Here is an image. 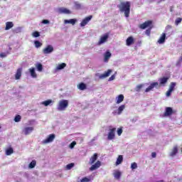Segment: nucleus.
Instances as JSON below:
<instances>
[{
  "label": "nucleus",
  "instance_id": "nucleus-1",
  "mask_svg": "<svg viewBox=\"0 0 182 182\" xmlns=\"http://www.w3.org/2000/svg\"><path fill=\"white\" fill-rule=\"evenodd\" d=\"M130 1H122L118 8L119 12L124 14L125 18H129L130 16Z\"/></svg>",
  "mask_w": 182,
  "mask_h": 182
},
{
  "label": "nucleus",
  "instance_id": "nucleus-2",
  "mask_svg": "<svg viewBox=\"0 0 182 182\" xmlns=\"http://www.w3.org/2000/svg\"><path fill=\"white\" fill-rule=\"evenodd\" d=\"M97 160V154L95 153L90 159L89 164H90L91 166V167L90 168V171H95V170H97V168H100V167L102 166V162L100 161Z\"/></svg>",
  "mask_w": 182,
  "mask_h": 182
},
{
  "label": "nucleus",
  "instance_id": "nucleus-3",
  "mask_svg": "<svg viewBox=\"0 0 182 182\" xmlns=\"http://www.w3.org/2000/svg\"><path fill=\"white\" fill-rule=\"evenodd\" d=\"M139 28L140 29H146V28H148V29L146 30L145 33L147 35V36H150V33H151V29L154 28V26H153V21L151 20H148L140 24Z\"/></svg>",
  "mask_w": 182,
  "mask_h": 182
},
{
  "label": "nucleus",
  "instance_id": "nucleus-4",
  "mask_svg": "<svg viewBox=\"0 0 182 182\" xmlns=\"http://www.w3.org/2000/svg\"><path fill=\"white\" fill-rule=\"evenodd\" d=\"M69 106V101L68 100H62L59 102L58 106V110H66V108Z\"/></svg>",
  "mask_w": 182,
  "mask_h": 182
},
{
  "label": "nucleus",
  "instance_id": "nucleus-5",
  "mask_svg": "<svg viewBox=\"0 0 182 182\" xmlns=\"http://www.w3.org/2000/svg\"><path fill=\"white\" fill-rule=\"evenodd\" d=\"M55 137H56V135H55L54 134H50V135H48V136L46 139L43 141V143L44 144H48V143H52V141L55 140Z\"/></svg>",
  "mask_w": 182,
  "mask_h": 182
},
{
  "label": "nucleus",
  "instance_id": "nucleus-6",
  "mask_svg": "<svg viewBox=\"0 0 182 182\" xmlns=\"http://www.w3.org/2000/svg\"><path fill=\"white\" fill-rule=\"evenodd\" d=\"M108 39H109V33L104 34L100 37V39L98 41L97 45H103V43H105V42H107Z\"/></svg>",
  "mask_w": 182,
  "mask_h": 182
},
{
  "label": "nucleus",
  "instance_id": "nucleus-7",
  "mask_svg": "<svg viewBox=\"0 0 182 182\" xmlns=\"http://www.w3.org/2000/svg\"><path fill=\"white\" fill-rule=\"evenodd\" d=\"M53 52V46L52 45H48L43 50V53L44 55H49V53H52Z\"/></svg>",
  "mask_w": 182,
  "mask_h": 182
},
{
  "label": "nucleus",
  "instance_id": "nucleus-8",
  "mask_svg": "<svg viewBox=\"0 0 182 182\" xmlns=\"http://www.w3.org/2000/svg\"><path fill=\"white\" fill-rule=\"evenodd\" d=\"M92 18H93V16H88L85 17L80 23V26H86V24L89 23V22L92 21Z\"/></svg>",
  "mask_w": 182,
  "mask_h": 182
},
{
  "label": "nucleus",
  "instance_id": "nucleus-9",
  "mask_svg": "<svg viewBox=\"0 0 182 182\" xmlns=\"http://www.w3.org/2000/svg\"><path fill=\"white\" fill-rule=\"evenodd\" d=\"M116 132V128H112L111 129H109V132L108 133V136H107V139L108 140H113V139H114L115 137V133Z\"/></svg>",
  "mask_w": 182,
  "mask_h": 182
},
{
  "label": "nucleus",
  "instance_id": "nucleus-10",
  "mask_svg": "<svg viewBox=\"0 0 182 182\" xmlns=\"http://www.w3.org/2000/svg\"><path fill=\"white\" fill-rule=\"evenodd\" d=\"M158 85H159L158 82H152L147 88H146L145 92L147 93L150 92V90H153L154 87H157Z\"/></svg>",
  "mask_w": 182,
  "mask_h": 182
},
{
  "label": "nucleus",
  "instance_id": "nucleus-11",
  "mask_svg": "<svg viewBox=\"0 0 182 182\" xmlns=\"http://www.w3.org/2000/svg\"><path fill=\"white\" fill-rule=\"evenodd\" d=\"M110 73H112V70H107V72L99 76V79H106V77H109V76H110Z\"/></svg>",
  "mask_w": 182,
  "mask_h": 182
},
{
  "label": "nucleus",
  "instance_id": "nucleus-12",
  "mask_svg": "<svg viewBox=\"0 0 182 182\" xmlns=\"http://www.w3.org/2000/svg\"><path fill=\"white\" fill-rule=\"evenodd\" d=\"M173 108H171L170 107H167L166 108L164 116H165V117L171 116V114H173Z\"/></svg>",
  "mask_w": 182,
  "mask_h": 182
},
{
  "label": "nucleus",
  "instance_id": "nucleus-13",
  "mask_svg": "<svg viewBox=\"0 0 182 182\" xmlns=\"http://www.w3.org/2000/svg\"><path fill=\"white\" fill-rule=\"evenodd\" d=\"M22 77V68H18L15 74L16 80H19Z\"/></svg>",
  "mask_w": 182,
  "mask_h": 182
},
{
  "label": "nucleus",
  "instance_id": "nucleus-14",
  "mask_svg": "<svg viewBox=\"0 0 182 182\" xmlns=\"http://www.w3.org/2000/svg\"><path fill=\"white\" fill-rule=\"evenodd\" d=\"M134 43V38L133 36H129L126 40V45L127 46H130Z\"/></svg>",
  "mask_w": 182,
  "mask_h": 182
},
{
  "label": "nucleus",
  "instance_id": "nucleus-15",
  "mask_svg": "<svg viewBox=\"0 0 182 182\" xmlns=\"http://www.w3.org/2000/svg\"><path fill=\"white\" fill-rule=\"evenodd\" d=\"M178 153V146H174L169 156L171 157H174V156H176V154H177Z\"/></svg>",
  "mask_w": 182,
  "mask_h": 182
},
{
  "label": "nucleus",
  "instance_id": "nucleus-16",
  "mask_svg": "<svg viewBox=\"0 0 182 182\" xmlns=\"http://www.w3.org/2000/svg\"><path fill=\"white\" fill-rule=\"evenodd\" d=\"M33 130V127H27L23 129L24 134H26V136H28V134H31V133H32Z\"/></svg>",
  "mask_w": 182,
  "mask_h": 182
},
{
  "label": "nucleus",
  "instance_id": "nucleus-17",
  "mask_svg": "<svg viewBox=\"0 0 182 182\" xmlns=\"http://www.w3.org/2000/svg\"><path fill=\"white\" fill-rule=\"evenodd\" d=\"M110 58H112V53L107 51L104 55V61L109 62V59H110Z\"/></svg>",
  "mask_w": 182,
  "mask_h": 182
},
{
  "label": "nucleus",
  "instance_id": "nucleus-18",
  "mask_svg": "<svg viewBox=\"0 0 182 182\" xmlns=\"http://www.w3.org/2000/svg\"><path fill=\"white\" fill-rule=\"evenodd\" d=\"M165 42H166V33H163L161 37L159 38V39L158 40V43L162 44V43H164Z\"/></svg>",
  "mask_w": 182,
  "mask_h": 182
},
{
  "label": "nucleus",
  "instance_id": "nucleus-19",
  "mask_svg": "<svg viewBox=\"0 0 182 182\" xmlns=\"http://www.w3.org/2000/svg\"><path fill=\"white\" fill-rule=\"evenodd\" d=\"M168 81V77H163L159 79V85H164L166 84V82Z\"/></svg>",
  "mask_w": 182,
  "mask_h": 182
},
{
  "label": "nucleus",
  "instance_id": "nucleus-20",
  "mask_svg": "<svg viewBox=\"0 0 182 182\" xmlns=\"http://www.w3.org/2000/svg\"><path fill=\"white\" fill-rule=\"evenodd\" d=\"M77 89H79V90H86V89H87V85H86V84L84 82H80L77 85Z\"/></svg>",
  "mask_w": 182,
  "mask_h": 182
},
{
  "label": "nucleus",
  "instance_id": "nucleus-21",
  "mask_svg": "<svg viewBox=\"0 0 182 182\" xmlns=\"http://www.w3.org/2000/svg\"><path fill=\"white\" fill-rule=\"evenodd\" d=\"M58 12L60 14H70V10L66 9V8H60L58 9Z\"/></svg>",
  "mask_w": 182,
  "mask_h": 182
},
{
  "label": "nucleus",
  "instance_id": "nucleus-22",
  "mask_svg": "<svg viewBox=\"0 0 182 182\" xmlns=\"http://www.w3.org/2000/svg\"><path fill=\"white\" fill-rule=\"evenodd\" d=\"M11 28H14V23L12 21H9L6 23V31H9Z\"/></svg>",
  "mask_w": 182,
  "mask_h": 182
},
{
  "label": "nucleus",
  "instance_id": "nucleus-23",
  "mask_svg": "<svg viewBox=\"0 0 182 182\" xmlns=\"http://www.w3.org/2000/svg\"><path fill=\"white\" fill-rule=\"evenodd\" d=\"M123 100H124V95H118V97H117V102H116L117 105H119V103H122Z\"/></svg>",
  "mask_w": 182,
  "mask_h": 182
},
{
  "label": "nucleus",
  "instance_id": "nucleus-24",
  "mask_svg": "<svg viewBox=\"0 0 182 182\" xmlns=\"http://www.w3.org/2000/svg\"><path fill=\"white\" fill-rule=\"evenodd\" d=\"M123 163V155H119L117 159L116 166H119V164H122Z\"/></svg>",
  "mask_w": 182,
  "mask_h": 182
},
{
  "label": "nucleus",
  "instance_id": "nucleus-25",
  "mask_svg": "<svg viewBox=\"0 0 182 182\" xmlns=\"http://www.w3.org/2000/svg\"><path fill=\"white\" fill-rule=\"evenodd\" d=\"M29 72L31 73V77L36 78L38 77V75H36V73L35 72V68H30Z\"/></svg>",
  "mask_w": 182,
  "mask_h": 182
},
{
  "label": "nucleus",
  "instance_id": "nucleus-26",
  "mask_svg": "<svg viewBox=\"0 0 182 182\" xmlns=\"http://www.w3.org/2000/svg\"><path fill=\"white\" fill-rule=\"evenodd\" d=\"M65 68H66V63H63L58 65L56 67V70H62V69H65Z\"/></svg>",
  "mask_w": 182,
  "mask_h": 182
},
{
  "label": "nucleus",
  "instance_id": "nucleus-27",
  "mask_svg": "<svg viewBox=\"0 0 182 182\" xmlns=\"http://www.w3.org/2000/svg\"><path fill=\"white\" fill-rule=\"evenodd\" d=\"M77 20L75 18H71L70 20H65L64 23H70L71 25H75L76 23Z\"/></svg>",
  "mask_w": 182,
  "mask_h": 182
},
{
  "label": "nucleus",
  "instance_id": "nucleus-28",
  "mask_svg": "<svg viewBox=\"0 0 182 182\" xmlns=\"http://www.w3.org/2000/svg\"><path fill=\"white\" fill-rule=\"evenodd\" d=\"M114 176L115 178H117V180H120V177L122 176V172L119 171H115L114 173Z\"/></svg>",
  "mask_w": 182,
  "mask_h": 182
},
{
  "label": "nucleus",
  "instance_id": "nucleus-29",
  "mask_svg": "<svg viewBox=\"0 0 182 182\" xmlns=\"http://www.w3.org/2000/svg\"><path fill=\"white\" fill-rule=\"evenodd\" d=\"M125 105H122L121 106L119 107L118 108V112L117 114H122V112H123L124 110V108H125Z\"/></svg>",
  "mask_w": 182,
  "mask_h": 182
},
{
  "label": "nucleus",
  "instance_id": "nucleus-30",
  "mask_svg": "<svg viewBox=\"0 0 182 182\" xmlns=\"http://www.w3.org/2000/svg\"><path fill=\"white\" fill-rule=\"evenodd\" d=\"M14 153V149L12 148H9L6 151V156H11Z\"/></svg>",
  "mask_w": 182,
  "mask_h": 182
},
{
  "label": "nucleus",
  "instance_id": "nucleus-31",
  "mask_svg": "<svg viewBox=\"0 0 182 182\" xmlns=\"http://www.w3.org/2000/svg\"><path fill=\"white\" fill-rule=\"evenodd\" d=\"M35 166H36V161L33 160L28 165L29 168H34Z\"/></svg>",
  "mask_w": 182,
  "mask_h": 182
},
{
  "label": "nucleus",
  "instance_id": "nucleus-32",
  "mask_svg": "<svg viewBox=\"0 0 182 182\" xmlns=\"http://www.w3.org/2000/svg\"><path fill=\"white\" fill-rule=\"evenodd\" d=\"M176 82H171L168 90L173 92L174 90V87H176Z\"/></svg>",
  "mask_w": 182,
  "mask_h": 182
},
{
  "label": "nucleus",
  "instance_id": "nucleus-33",
  "mask_svg": "<svg viewBox=\"0 0 182 182\" xmlns=\"http://www.w3.org/2000/svg\"><path fill=\"white\" fill-rule=\"evenodd\" d=\"M52 103V100H46L42 102V105H45L46 107H48Z\"/></svg>",
  "mask_w": 182,
  "mask_h": 182
},
{
  "label": "nucleus",
  "instance_id": "nucleus-34",
  "mask_svg": "<svg viewBox=\"0 0 182 182\" xmlns=\"http://www.w3.org/2000/svg\"><path fill=\"white\" fill-rule=\"evenodd\" d=\"M143 86H144V85H143V84L136 85V87L135 88L136 92H140V90H141V89L143 88Z\"/></svg>",
  "mask_w": 182,
  "mask_h": 182
},
{
  "label": "nucleus",
  "instance_id": "nucleus-35",
  "mask_svg": "<svg viewBox=\"0 0 182 182\" xmlns=\"http://www.w3.org/2000/svg\"><path fill=\"white\" fill-rule=\"evenodd\" d=\"M34 45L36 48H41V46H42V43L39 41H34Z\"/></svg>",
  "mask_w": 182,
  "mask_h": 182
},
{
  "label": "nucleus",
  "instance_id": "nucleus-36",
  "mask_svg": "<svg viewBox=\"0 0 182 182\" xmlns=\"http://www.w3.org/2000/svg\"><path fill=\"white\" fill-rule=\"evenodd\" d=\"M73 167H75V164H74V163L68 164L66 166L67 170H71Z\"/></svg>",
  "mask_w": 182,
  "mask_h": 182
},
{
  "label": "nucleus",
  "instance_id": "nucleus-37",
  "mask_svg": "<svg viewBox=\"0 0 182 182\" xmlns=\"http://www.w3.org/2000/svg\"><path fill=\"white\" fill-rule=\"evenodd\" d=\"M37 70H38V72H42V70H43V67L42 66V64L38 63L37 65Z\"/></svg>",
  "mask_w": 182,
  "mask_h": 182
},
{
  "label": "nucleus",
  "instance_id": "nucleus-38",
  "mask_svg": "<svg viewBox=\"0 0 182 182\" xmlns=\"http://www.w3.org/2000/svg\"><path fill=\"white\" fill-rule=\"evenodd\" d=\"M21 119H22V117H21V115H16L14 118V122H16V123L19 122V121L21 120Z\"/></svg>",
  "mask_w": 182,
  "mask_h": 182
},
{
  "label": "nucleus",
  "instance_id": "nucleus-39",
  "mask_svg": "<svg viewBox=\"0 0 182 182\" xmlns=\"http://www.w3.org/2000/svg\"><path fill=\"white\" fill-rule=\"evenodd\" d=\"M33 36L34 38H39V36H41V33L39 32H38V31H34L33 33Z\"/></svg>",
  "mask_w": 182,
  "mask_h": 182
},
{
  "label": "nucleus",
  "instance_id": "nucleus-40",
  "mask_svg": "<svg viewBox=\"0 0 182 182\" xmlns=\"http://www.w3.org/2000/svg\"><path fill=\"white\" fill-rule=\"evenodd\" d=\"M131 168L132 170H135V168H137V164L136 162H134L131 164Z\"/></svg>",
  "mask_w": 182,
  "mask_h": 182
},
{
  "label": "nucleus",
  "instance_id": "nucleus-41",
  "mask_svg": "<svg viewBox=\"0 0 182 182\" xmlns=\"http://www.w3.org/2000/svg\"><path fill=\"white\" fill-rule=\"evenodd\" d=\"M90 181V178L87 177H84L80 180V182H89Z\"/></svg>",
  "mask_w": 182,
  "mask_h": 182
},
{
  "label": "nucleus",
  "instance_id": "nucleus-42",
  "mask_svg": "<svg viewBox=\"0 0 182 182\" xmlns=\"http://www.w3.org/2000/svg\"><path fill=\"white\" fill-rule=\"evenodd\" d=\"M118 136H122V133H123V129L122 128H119L117 131Z\"/></svg>",
  "mask_w": 182,
  "mask_h": 182
},
{
  "label": "nucleus",
  "instance_id": "nucleus-43",
  "mask_svg": "<svg viewBox=\"0 0 182 182\" xmlns=\"http://www.w3.org/2000/svg\"><path fill=\"white\" fill-rule=\"evenodd\" d=\"M181 21H182L181 18H177L175 21L176 25H178V23H181Z\"/></svg>",
  "mask_w": 182,
  "mask_h": 182
},
{
  "label": "nucleus",
  "instance_id": "nucleus-44",
  "mask_svg": "<svg viewBox=\"0 0 182 182\" xmlns=\"http://www.w3.org/2000/svg\"><path fill=\"white\" fill-rule=\"evenodd\" d=\"M76 146V141H73L70 144V146H69V147H70V149H73L75 146Z\"/></svg>",
  "mask_w": 182,
  "mask_h": 182
},
{
  "label": "nucleus",
  "instance_id": "nucleus-45",
  "mask_svg": "<svg viewBox=\"0 0 182 182\" xmlns=\"http://www.w3.org/2000/svg\"><path fill=\"white\" fill-rule=\"evenodd\" d=\"M173 92V91L168 90L167 92H166V96L167 97H169V96H171V93Z\"/></svg>",
  "mask_w": 182,
  "mask_h": 182
},
{
  "label": "nucleus",
  "instance_id": "nucleus-46",
  "mask_svg": "<svg viewBox=\"0 0 182 182\" xmlns=\"http://www.w3.org/2000/svg\"><path fill=\"white\" fill-rule=\"evenodd\" d=\"M42 23H43L44 25H46L49 23V20L44 19L42 21Z\"/></svg>",
  "mask_w": 182,
  "mask_h": 182
},
{
  "label": "nucleus",
  "instance_id": "nucleus-47",
  "mask_svg": "<svg viewBox=\"0 0 182 182\" xmlns=\"http://www.w3.org/2000/svg\"><path fill=\"white\" fill-rule=\"evenodd\" d=\"M156 156H157V154H156V152H152L151 153V157L153 159H156Z\"/></svg>",
  "mask_w": 182,
  "mask_h": 182
},
{
  "label": "nucleus",
  "instance_id": "nucleus-48",
  "mask_svg": "<svg viewBox=\"0 0 182 182\" xmlns=\"http://www.w3.org/2000/svg\"><path fill=\"white\" fill-rule=\"evenodd\" d=\"M1 58H6V54L5 53H1L0 54Z\"/></svg>",
  "mask_w": 182,
  "mask_h": 182
},
{
  "label": "nucleus",
  "instance_id": "nucleus-49",
  "mask_svg": "<svg viewBox=\"0 0 182 182\" xmlns=\"http://www.w3.org/2000/svg\"><path fill=\"white\" fill-rule=\"evenodd\" d=\"M115 77H115L114 75H112V76L109 78V82L112 81V80H114Z\"/></svg>",
  "mask_w": 182,
  "mask_h": 182
},
{
  "label": "nucleus",
  "instance_id": "nucleus-50",
  "mask_svg": "<svg viewBox=\"0 0 182 182\" xmlns=\"http://www.w3.org/2000/svg\"><path fill=\"white\" fill-rule=\"evenodd\" d=\"M171 26H170V25H168L167 26H166V31H168V29H171Z\"/></svg>",
  "mask_w": 182,
  "mask_h": 182
},
{
  "label": "nucleus",
  "instance_id": "nucleus-51",
  "mask_svg": "<svg viewBox=\"0 0 182 182\" xmlns=\"http://www.w3.org/2000/svg\"><path fill=\"white\" fill-rule=\"evenodd\" d=\"M173 6H171V7H170V12H173Z\"/></svg>",
  "mask_w": 182,
  "mask_h": 182
},
{
  "label": "nucleus",
  "instance_id": "nucleus-52",
  "mask_svg": "<svg viewBox=\"0 0 182 182\" xmlns=\"http://www.w3.org/2000/svg\"><path fill=\"white\" fill-rule=\"evenodd\" d=\"M0 129H1V127H0Z\"/></svg>",
  "mask_w": 182,
  "mask_h": 182
}]
</instances>
